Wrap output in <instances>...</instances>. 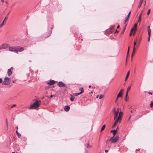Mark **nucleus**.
<instances>
[{"instance_id": "52", "label": "nucleus", "mask_w": 153, "mask_h": 153, "mask_svg": "<svg viewBox=\"0 0 153 153\" xmlns=\"http://www.w3.org/2000/svg\"><path fill=\"white\" fill-rule=\"evenodd\" d=\"M129 51V50H128L127 55H128V54Z\"/></svg>"}, {"instance_id": "42", "label": "nucleus", "mask_w": 153, "mask_h": 153, "mask_svg": "<svg viewBox=\"0 0 153 153\" xmlns=\"http://www.w3.org/2000/svg\"><path fill=\"white\" fill-rule=\"evenodd\" d=\"M55 96L54 95H51V96H50V98H51L52 97H55Z\"/></svg>"}, {"instance_id": "13", "label": "nucleus", "mask_w": 153, "mask_h": 153, "mask_svg": "<svg viewBox=\"0 0 153 153\" xmlns=\"http://www.w3.org/2000/svg\"><path fill=\"white\" fill-rule=\"evenodd\" d=\"M117 132V129H114L113 130H111V133H113L114 134L113 136H114L116 134V132Z\"/></svg>"}, {"instance_id": "16", "label": "nucleus", "mask_w": 153, "mask_h": 153, "mask_svg": "<svg viewBox=\"0 0 153 153\" xmlns=\"http://www.w3.org/2000/svg\"><path fill=\"white\" fill-rule=\"evenodd\" d=\"M131 88V86H128V88H127L126 94V96H127V95H128V92L130 90Z\"/></svg>"}, {"instance_id": "7", "label": "nucleus", "mask_w": 153, "mask_h": 153, "mask_svg": "<svg viewBox=\"0 0 153 153\" xmlns=\"http://www.w3.org/2000/svg\"><path fill=\"white\" fill-rule=\"evenodd\" d=\"M122 119L119 118V117H117V118H116L115 119H114L115 120L114 123L117 124L118 122H119L120 123Z\"/></svg>"}, {"instance_id": "30", "label": "nucleus", "mask_w": 153, "mask_h": 153, "mask_svg": "<svg viewBox=\"0 0 153 153\" xmlns=\"http://www.w3.org/2000/svg\"><path fill=\"white\" fill-rule=\"evenodd\" d=\"M75 98V97H73L70 98V100L71 101H73L74 100V99Z\"/></svg>"}, {"instance_id": "1", "label": "nucleus", "mask_w": 153, "mask_h": 153, "mask_svg": "<svg viewBox=\"0 0 153 153\" xmlns=\"http://www.w3.org/2000/svg\"><path fill=\"white\" fill-rule=\"evenodd\" d=\"M41 101L36 100L33 104L31 105L30 108L31 109L36 108L38 107L40 105Z\"/></svg>"}, {"instance_id": "6", "label": "nucleus", "mask_w": 153, "mask_h": 153, "mask_svg": "<svg viewBox=\"0 0 153 153\" xmlns=\"http://www.w3.org/2000/svg\"><path fill=\"white\" fill-rule=\"evenodd\" d=\"M9 50L10 51L16 52L17 53V50L15 48L13 47H9Z\"/></svg>"}, {"instance_id": "49", "label": "nucleus", "mask_w": 153, "mask_h": 153, "mask_svg": "<svg viewBox=\"0 0 153 153\" xmlns=\"http://www.w3.org/2000/svg\"><path fill=\"white\" fill-rule=\"evenodd\" d=\"M131 13V11H130V12L129 13H128V15H129V16H130V13Z\"/></svg>"}, {"instance_id": "31", "label": "nucleus", "mask_w": 153, "mask_h": 153, "mask_svg": "<svg viewBox=\"0 0 153 153\" xmlns=\"http://www.w3.org/2000/svg\"><path fill=\"white\" fill-rule=\"evenodd\" d=\"M104 97V96L103 95H100V97H99V99H102V98H103Z\"/></svg>"}, {"instance_id": "20", "label": "nucleus", "mask_w": 153, "mask_h": 153, "mask_svg": "<svg viewBox=\"0 0 153 153\" xmlns=\"http://www.w3.org/2000/svg\"><path fill=\"white\" fill-rule=\"evenodd\" d=\"M18 137L19 138L21 136V134L18 132L17 130L16 131Z\"/></svg>"}, {"instance_id": "2", "label": "nucleus", "mask_w": 153, "mask_h": 153, "mask_svg": "<svg viewBox=\"0 0 153 153\" xmlns=\"http://www.w3.org/2000/svg\"><path fill=\"white\" fill-rule=\"evenodd\" d=\"M114 136H113L109 140L110 141H111L112 143L117 142L119 139V136H116L115 137H114Z\"/></svg>"}, {"instance_id": "53", "label": "nucleus", "mask_w": 153, "mask_h": 153, "mask_svg": "<svg viewBox=\"0 0 153 153\" xmlns=\"http://www.w3.org/2000/svg\"><path fill=\"white\" fill-rule=\"evenodd\" d=\"M53 28V26H51V29H52Z\"/></svg>"}, {"instance_id": "58", "label": "nucleus", "mask_w": 153, "mask_h": 153, "mask_svg": "<svg viewBox=\"0 0 153 153\" xmlns=\"http://www.w3.org/2000/svg\"><path fill=\"white\" fill-rule=\"evenodd\" d=\"M46 97L48 98H49V97L48 96H46Z\"/></svg>"}, {"instance_id": "11", "label": "nucleus", "mask_w": 153, "mask_h": 153, "mask_svg": "<svg viewBox=\"0 0 153 153\" xmlns=\"http://www.w3.org/2000/svg\"><path fill=\"white\" fill-rule=\"evenodd\" d=\"M118 114V113L117 112H116L115 111L114 113V119H115L116 118H117V117Z\"/></svg>"}, {"instance_id": "3", "label": "nucleus", "mask_w": 153, "mask_h": 153, "mask_svg": "<svg viewBox=\"0 0 153 153\" xmlns=\"http://www.w3.org/2000/svg\"><path fill=\"white\" fill-rule=\"evenodd\" d=\"M10 79L7 77H5L4 78L3 82L4 84V85H8L10 84Z\"/></svg>"}, {"instance_id": "62", "label": "nucleus", "mask_w": 153, "mask_h": 153, "mask_svg": "<svg viewBox=\"0 0 153 153\" xmlns=\"http://www.w3.org/2000/svg\"><path fill=\"white\" fill-rule=\"evenodd\" d=\"M91 87V85H90L89 86V88H90Z\"/></svg>"}, {"instance_id": "38", "label": "nucleus", "mask_w": 153, "mask_h": 153, "mask_svg": "<svg viewBox=\"0 0 153 153\" xmlns=\"http://www.w3.org/2000/svg\"><path fill=\"white\" fill-rule=\"evenodd\" d=\"M119 108H118L117 111H115L116 112H117L118 113H119Z\"/></svg>"}, {"instance_id": "32", "label": "nucleus", "mask_w": 153, "mask_h": 153, "mask_svg": "<svg viewBox=\"0 0 153 153\" xmlns=\"http://www.w3.org/2000/svg\"><path fill=\"white\" fill-rule=\"evenodd\" d=\"M148 32H151V30L150 29L149 26L148 27Z\"/></svg>"}, {"instance_id": "8", "label": "nucleus", "mask_w": 153, "mask_h": 153, "mask_svg": "<svg viewBox=\"0 0 153 153\" xmlns=\"http://www.w3.org/2000/svg\"><path fill=\"white\" fill-rule=\"evenodd\" d=\"M8 18L5 17L3 22L2 24L0 25V28L2 26L4 25V23L5 24L6 22V21L7 20Z\"/></svg>"}, {"instance_id": "47", "label": "nucleus", "mask_w": 153, "mask_h": 153, "mask_svg": "<svg viewBox=\"0 0 153 153\" xmlns=\"http://www.w3.org/2000/svg\"><path fill=\"white\" fill-rule=\"evenodd\" d=\"M149 94L151 95L152 94V93L150 92H149Z\"/></svg>"}, {"instance_id": "29", "label": "nucleus", "mask_w": 153, "mask_h": 153, "mask_svg": "<svg viewBox=\"0 0 153 153\" xmlns=\"http://www.w3.org/2000/svg\"><path fill=\"white\" fill-rule=\"evenodd\" d=\"M105 125H103L101 129V131H102L103 130L104 128H105Z\"/></svg>"}, {"instance_id": "45", "label": "nucleus", "mask_w": 153, "mask_h": 153, "mask_svg": "<svg viewBox=\"0 0 153 153\" xmlns=\"http://www.w3.org/2000/svg\"><path fill=\"white\" fill-rule=\"evenodd\" d=\"M150 37H148V42H149V41H150Z\"/></svg>"}, {"instance_id": "43", "label": "nucleus", "mask_w": 153, "mask_h": 153, "mask_svg": "<svg viewBox=\"0 0 153 153\" xmlns=\"http://www.w3.org/2000/svg\"><path fill=\"white\" fill-rule=\"evenodd\" d=\"M79 90H80L81 91L82 90H83V88H80L79 89Z\"/></svg>"}, {"instance_id": "57", "label": "nucleus", "mask_w": 153, "mask_h": 153, "mask_svg": "<svg viewBox=\"0 0 153 153\" xmlns=\"http://www.w3.org/2000/svg\"><path fill=\"white\" fill-rule=\"evenodd\" d=\"M129 49H130V47H128V50H129Z\"/></svg>"}, {"instance_id": "18", "label": "nucleus", "mask_w": 153, "mask_h": 153, "mask_svg": "<svg viewBox=\"0 0 153 153\" xmlns=\"http://www.w3.org/2000/svg\"><path fill=\"white\" fill-rule=\"evenodd\" d=\"M123 115V113L122 111H120L119 112L118 117L122 119V117Z\"/></svg>"}, {"instance_id": "48", "label": "nucleus", "mask_w": 153, "mask_h": 153, "mask_svg": "<svg viewBox=\"0 0 153 153\" xmlns=\"http://www.w3.org/2000/svg\"><path fill=\"white\" fill-rule=\"evenodd\" d=\"M119 27H120V25H118L117 26V28H119Z\"/></svg>"}, {"instance_id": "54", "label": "nucleus", "mask_w": 153, "mask_h": 153, "mask_svg": "<svg viewBox=\"0 0 153 153\" xmlns=\"http://www.w3.org/2000/svg\"><path fill=\"white\" fill-rule=\"evenodd\" d=\"M1 2L2 3L4 2V0H1Z\"/></svg>"}, {"instance_id": "34", "label": "nucleus", "mask_w": 153, "mask_h": 153, "mask_svg": "<svg viewBox=\"0 0 153 153\" xmlns=\"http://www.w3.org/2000/svg\"><path fill=\"white\" fill-rule=\"evenodd\" d=\"M136 45V42L134 41V47L135 48V45Z\"/></svg>"}, {"instance_id": "41", "label": "nucleus", "mask_w": 153, "mask_h": 153, "mask_svg": "<svg viewBox=\"0 0 153 153\" xmlns=\"http://www.w3.org/2000/svg\"><path fill=\"white\" fill-rule=\"evenodd\" d=\"M151 32H148V37H150L151 36Z\"/></svg>"}, {"instance_id": "21", "label": "nucleus", "mask_w": 153, "mask_h": 153, "mask_svg": "<svg viewBox=\"0 0 153 153\" xmlns=\"http://www.w3.org/2000/svg\"><path fill=\"white\" fill-rule=\"evenodd\" d=\"M142 12H143V11H142V12H141V13H140V15H139V19H138V22H140L141 20V16Z\"/></svg>"}, {"instance_id": "60", "label": "nucleus", "mask_w": 153, "mask_h": 153, "mask_svg": "<svg viewBox=\"0 0 153 153\" xmlns=\"http://www.w3.org/2000/svg\"><path fill=\"white\" fill-rule=\"evenodd\" d=\"M115 27L114 26H113L112 27V28H113Z\"/></svg>"}, {"instance_id": "63", "label": "nucleus", "mask_w": 153, "mask_h": 153, "mask_svg": "<svg viewBox=\"0 0 153 153\" xmlns=\"http://www.w3.org/2000/svg\"><path fill=\"white\" fill-rule=\"evenodd\" d=\"M131 117V116H130V117H129V120L130 119Z\"/></svg>"}, {"instance_id": "46", "label": "nucleus", "mask_w": 153, "mask_h": 153, "mask_svg": "<svg viewBox=\"0 0 153 153\" xmlns=\"http://www.w3.org/2000/svg\"><path fill=\"white\" fill-rule=\"evenodd\" d=\"M113 111L114 113V112H115V111H116V109H115V108H114V109H113Z\"/></svg>"}, {"instance_id": "50", "label": "nucleus", "mask_w": 153, "mask_h": 153, "mask_svg": "<svg viewBox=\"0 0 153 153\" xmlns=\"http://www.w3.org/2000/svg\"><path fill=\"white\" fill-rule=\"evenodd\" d=\"M108 152V150H105V152L107 153Z\"/></svg>"}, {"instance_id": "26", "label": "nucleus", "mask_w": 153, "mask_h": 153, "mask_svg": "<svg viewBox=\"0 0 153 153\" xmlns=\"http://www.w3.org/2000/svg\"><path fill=\"white\" fill-rule=\"evenodd\" d=\"M128 95H127L126 96V97L125 98V100L126 101H128Z\"/></svg>"}, {"instance_id": "55", "label": "nucleus", "mask_w": 153, "mask_h": 153, "mask_svg": "<svg viewBox=\"0 0 153 153\" xmlns=\"http://www.w3.org/2000/svg\"><path fill=\"white\" fill-rule=\"evenodd\" d=\"M118 32V31L117 30H116L115 32Z\"/></svg>"}, {"instance_id": "23", "label": "nucleus", "mask_w": 153, "mask_h": 153, "mask_svg": "<svg viewBox=\"0 0 153 153\" xmlns=\"http://www.w3.org/2000/svg\"><path fill=\"white\" fill-rule=\"evenodd\" d=\"M129 18V15H127L125 19V23L127 21H128Z\"/></svg>"}, {"instance_id": "14", "label": "nucleus", "mask_w": 153, "mask_h": 153, "mask_svg": "<svg viewBox=\"0 0 153 153\" xmlns=\"http://www.w3.org/2000/svg\"><path fill=\"white\" fill-rule=\"evenodd\" d=\"M12 73V72L10 69H8L7 71V74L8 76H10Z\"/></svg>"}, {"instance_id": "19", "label": "nucleus", "mask_w": 153, "mask_h": 153, "mask_svg": "<svg viewBox=\"0 0 153 153\" xmlns=\"http://www.w3.org/2000/svg\"><path fill=\"white\" fill-rule=\"evenodd\" d=\"M122 97V94H120V93H119L117 95V99H116V100L115 101V102H116V101L117 100V99H118V97Z\"/></svg>"}, {"instance_id": "64", "label": "nucleus", "mask_w": 153, "mask_h": 153, "mask_svg": "<svg viewBox=\"0 0 153 153\" xmlns=\"http://www.w3.org/2000/svg\"><path fill=\"white\" fill-rule=\"evenodd\" d=\"M11 68V69H13L12 67Z\"/></svg>"}, {"instance_id": "51", "label": "nucleus", "mask_w": 153, "mask_h": 153, "mask_svg": "<svg viewBox=\"0 0 153 153\" xmlns=\"http://www.w3.org/2000/svg\"><path fill=\"white\" fill-rule=\"evenodd\" d=\"M129 51V50H128L127 55H128V54Z\"/></svg>"}, {"instance_id": "4", "label": "nucleus", "mask_w": 153, "mask_h": 153, "mask_svg": "<svg viewBox=\"0 0 153 153\" xmlns=\"http://www.w3.org/2000/svg\"><path fill=\"white\" fill-rule=\"evenodd\" d=\"M57 85L60 88L66 86V85L62 81L59 82L57 83Z\"/></svg>"}, {"instance_id": "61", "label": "nucleus", "mask_w": 153, "mask_h": 153, "mask_svg": "<svg viewBox=\"0 0 153 153\" xmlns=\"http://www.w3.org/2000/svg\"><path fill=\"white\" fill-rule=\"evenodd\" d=\"M131 113H133V111H131Z\"/></svg>"}, {"instance_id": "28", "label": "nucleus", "mask_w": 153, "mask_h": 153, "mask_svg": "<svg viewBox=\"0 0 153 153\" xmlns=\"http://www.w3.org/2000/svg\"><path fill=\"white\" fill-rule=\"evenodd\" d=\"M86 147L87 148H89L91 147V146H90L88 143H87L86 145Z\"/></svg>"}, {"instance_id": "35", "label": "nucleus", "mask_w": 153, "mask_h": 153, "mask_svg": "<svg viewBox=\"0 0 153 153\" xmlns=\"http://www.w3.org/2000/svg\"><path fill=\"white\" fill-rule=\"evenodd\" d=\"M117 124V123H114V124H113V126H112V127L113 128V127H115V126H116V125Z\"/></svg>"}, {"instance_id": "59", "label": "nucleus", "mask_w": 153, "mask_h": 153, "mask_svg": "<svg viewBox=\"0 0 153 153\" xmlns=\"http://www.w3.org/2000/svg\"><path fill=\"white\" fill-rule=\"evenodd\" d=\"M146 4V1H145V4H144V5L145 6Z\"/></svg>"}, {"instance_id": "15", "label": "nucleus", "mask_w": 153, "mask_h": 153, "mask_svg": "<svg viewBox=\"0 0 153 153\" xmlns=\"http://www.w3.org/2000/svg\"><path fill=\"white\" fill-rule=\"evenodd\" d=\"M143 0H140V2L139 3V4L138 6V8H139L141 6V5L142 4L143 2Z\"/></svg>"}, {"instance_id": "40", "label": "nucleus", "mask_w": 153, "mask_h": 153, "mask_svg": "<svg viewBox=\"0 0 153 153\" xmlns=\"http://www.w3.org/2000/svg\"><path fill=\"white\" fill-rule=\"evenodd\" d=\"M16 105L14 104L11 107V108H12L16 106Z\"/></svg>"}, {"instance_id": "24", "label": "nucleus", "mask_w": 153, "mask_h": 153, "mask_svg": "<svg viewBox=\"0 0 153 153\" xmlns=\"http://www.w3.org/2000/svg\"><path fill=\"white\" fill-rule=\"evenodd\" d=\"M137 24H135L134 25V27L133 28H134V33H135V29H136V28L137 27Z\"/></svg>"}, {"instance_id": "36", "label": "nucleus", "mask_w": 153, "mask_h": 153, "mask_svg": "<svg viewBox=\"0 0 153 153\" xmlns=\"http://www.w3.org/2000/svg\"><path fill=\"white\" fill-rule=\"evenodd\" d=\"M51 33H52V30H50V34L49 35H48L46 37H48L50 35Z\"/></svg>"}, {"instance_id": "9", "label": "nucleus", "mask_w": 153, "mask_h": 153, "mask_svg": "<svg viewBox=\"0 0 153 153\" xmlns=\"http://www.w3.org/2000/svg\"><path fill=\"white\" fill-rule=\"evenodd\" d=\"M70 108V107L68 105L65 106L64 107V110L66 111H68L69 110Z\"/></svg>"}, {"instance_id": "17", "label": "nucleus", "mask_w": 153, "mask_h": 153, "mask_svg": "<svg viewBox=\"0 0 153 153\" xmlns=\"http://www.w3.org/2000/svg\"><path fill=\"white\" fill-rule=\"evenodd\" d=\"M83 92H84V90H82L79 93H75L74 94V95L75 96H78V95H80V94H82V93H83Z\"/></svg>"}, {"instance_id": "37", "label": "nucleus", "mask_w": 153, "mask_h": 153, "mask_svg": "<svg viewBox=\"0 0 153 153\" xmlns=\"http://www.w3.org/2000/svg\"><path fill=\"white\" fill-rule=\"evenodd\" d=\"M123 91V89L121 90L119 92V93H120V94H122V92Z\"/></svg>"}, {"instance_id": "5", "label": "nucleus", "mask_w": 153, "mask_h": 153, "mask_svg": "<svg viewBox=\"0 0 153 153\" xmlns=\"http://www.w3.org/2000/svg\"><path fill=\"white\" fill-rule=\"evenodd\" d=\"M9 47L8 45L7 44H3L0 46V48L1 50L5 49Z\"/></svg>"}, {"instance_id": "44", "label": "nucleus", "mask_w": 153, "mask_h": 153, "mask_svg": "<svg viewBox=\"0 0 153 153\" xmlns=\"http://www.w3.org/2000/svg\"><path fill=\"white\" fill-rule=\"evenodd\" d=\"M150 105L151 107L153 105V102L151 103L150 104Z\"/></svg>"}, {"instance_id": "25", "label": "nucleus", "mask_w": 153, "mask_h": 153, "mask_svg": "<svg viewBox=\"0 0 153 153\" xmlns=\"http://www.w3.org/2000/svg\"><path fill=\"white\" fill-rule=\"evenodd\" d=\"M136 49L135 48H133V51L132 55H131V57L132 58V57L133 55V54L134 53L135 51H136Z\"/></svg>"}, {"instance_id": "56", "label": "nucleus", "mask_w": 153, "mask_h": 153, "mask_svg": "<svg viewBox=\"0 0 153 153\" xmlns=\"http://www.w3.org/2000/svg\"><path fill=\"white\" fill-rule=\"evenodd\" d=\"M99 97V96L98 95H97V97H96V98H98Z\"/></svg>"}, {"instance_id": "22", "label": "nucleus", "mask_w": 153, "mask_h": 153, "mask_svg": "<svg viewBox=\"0 0 153 153\" xmlns=\"http://www.w3.org/2000/svg\"><path fill=\"white\" fill-rule=\"evenodd\" d=\"M129 71H128L127 74L126 76V78H125V81H126V80L127 78H128V76H129Z\"/></svg>"}, {"instance_id": "10", "label": "nucleus", "mask_w": 153, "mask_h": 153, "mask_svg": "<svg viewBox=\"0 0 153 153\" xmlns=\"http://www.w3.org/2000/svg\"><path fill=\"white\" fill-rule=\"evenodd\" d=\"M17 50L18 52L19 51L21 52L24 50V49L23 47H18L16 49Z\"/></svg>"}, {"instance_id": "12", "label": "nucleus", "mask_w": 153, "mask_h": 153, "mask_svg": "<svg viewBox=\"0 0 153 153\" xmlns=\"http://www.w3.org/2000/svg\"><path fill=\"white\" fill-rule=\"evenodd\" d=\"M55 83V81L54 80H52L48 83V84L50 85H52Z\"/></svg>"}, {"instance_id": "33", "label": "nucleus", "mask_w": 153, "mask_h": 153, "mask_svg": "<svg viewBox=\"0 0 153 153\" xmlns=\"http://www.w3.org/2000/svg\"><path fill=\"white\" fill-rule=\"evenodd\" d=\"M150 9H149L148 10L147 12V14L148 15H149V13H150Z\"/></svg>"}, {"instance_id": "27", "label": "nucleus", "mask_w": 153, "mask_h": 153, "mask_svg": "<svg viewBox=\"0 0 153 153\" xmlns=\"http://www.w3.org/2000/svg\"><path fill=\"white\" fill-rule=\"evenodd\" d=\"M134 31V28H132L131 30V31L130 32V34H129V36H131L132 34V32Z\"/></svg>"}, {"instance_id": "39", "label": "nucleus", "mask_w": 153, "mask_h": 153, "mask_svg": "<svg viewBox=\"0 0 153 153\" xmlns=\"http://www.w3.org/2000/svg\"><path fill=\"white\" fill-rule=\"evenodd\" d=\"M3 81L2 79V78H0V83H1Z\"/></svg>"}]
</instances>
